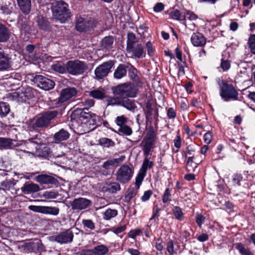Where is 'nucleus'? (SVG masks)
Segmentation results:
<instances>
[{
	"instance_id": "3",
	"label": "nucleus",
	"mask_w": 255,
	"mask_h": 255,
	"mask_svg": "<svg viewBox=\"0 0 255 255\" xmlns=\"http://www.w3.org/2000/svg\"><path fill=\"white\" fill-rule=\"evenodd\" d=\"M58 112L48 111L37 116L33 120V126L37 128H46L50 124L51 121L55 118Z\"/></svg>"
},
{
	"instance_id": "42",
	"label": "nucleus",
	"mask_w": 255,
	"mask_h": 255,
	"mask_svg": "<svg viewBox=\"0 0 255 255\" xmlns=\"http://www.w3.org/2000/svg\"><path fill=\"white\" fill-rule=\"evenodd\" d=\"M118 214V211L115 209H108L104 214L103 218L106 220H109L116 217Z\"/></svg>"
},
{
	"instance_id": "2",
	"label": "nucleus",
	"mask_w": 255,
	"mask_h": 255,
	"mask_svg": "<svg viewBox=\"0 0 255 255\" xmlns=\"http://www.w3.org/2000/svg\"><path fill=\"white\" fill-rule=\"evenodd\" d=\"M112 91L115 96L134 98L136 96L137 89L131 84L125 83L113 87Z\"/></svg>"
},
{
	"instance_id": "57",
	"label": "nucleus",
	"mask_w": 255,
	"mask_h": 255,
	"mask_svg": "<svg viewBox=\"0 0 255 255\" xmlns=\"http://www.w3.org/2000/svg\"><path fill=\"white\" fill-rule=\"evenodd\" d=\"M171 197L170 190L169 188H167L163 194L162 197V201L164 203H167L170 200V197Z\"/></svg>"
},
{
	"instance_id": "21",
	"label": "nucleus",
	"mask_w": 255,
	"mask_h": 255,
	"mask_svg": "<svg viewBox=\"0 0 255 255\" xmlns=\"http://www.w3.org/2000/svg\"><path fill=\"white\" fill-rule=\"evenodd\" d=\"M34 90L30 87H27L21 92L17 93L18 100L25 102L27 100L32 99L34 96Z\"/></svg>"
},
{
	"instance_id": "14",
	"label": "nucleus",
	"mask_w": 255,
	"mask_h": 255,
	"mask_svg": "<svg viewBox=\"0 0 255 255\" xmlns=\"http://www.w3.org/2000/svg\"><path fill=\"white\" fill-rule=\"evenodd\" d=\"M91 200L85 198H78L75 199L70 202L73 210H82L87 208L91 206Z\"/></svg>"
},
{
	"instance_id": "60",
	"label": "nucleus",
	"mask_w": 255,
	"mask_h": 255,
	"mask_svg": "<svg viewBox=\"0 0 255 255\" xmlns=\"http://www.w3.org/2000/svg\"><path fill=\"white\" fill-rule=\"evenodd\" d=\"M167 115L169 119H174L176 117V113L173 108H169L167 110Z\"/></svg>"
},
{
	"instance_id": "45",
	"label": "nucleus",
	"mask_w": 255,
	"mask_h": 255,
	"mask_svg": "<svg viewBox=\"0 0 255 255\" xmlns=\"http://www.w3.org/2000/svg\"><path fill=\"white\" fill-rule=\"evenodd\" d=\"M193 156L188 157L187 164L186 169L188 171H194L195 169L197 167V164L193 162Z\"/></svg>"
},
{
	"instance_id": "41",
	"label": "nucleus",
	"mask_w": 255,
	"mask_h": 255,
	"mask_svg": "<svg viewBox=\"0 0 255 255\" xmlns=\"http://www.w3.org/2000/svg\"><path fill=\"white\" fill-rule=\"evenodd\" d=\"M83 227L90 231H93L96 228L95 223L91 219H83L82 221Z\"/></svg>"
},
{
	"instance_id": "31",
	"label": "nucleus",
	"mask_w": 255,
	"mask_h": 255,
	"mask_svg": "<svg viewBox=\"0 0 255 255\" xmlns=\"http://www.w3.org/2000/svg\"><path fill=\"white\" fill-rule=\"evenodd\" d=\"M10 37V32L8 28L0 23V42H6Z\"/></svg>"
},
{
	"instance_id": "27",
	"label": "nucleus",
	"mask_w": 255,
	"mask_h": 255,
	"mask_svg": "<svg viewBox=\"0 0 255 255\" xmlns=\"http://www.w3.org/2000/svg\"><path fill=\"white\" fill-rule=\"evenodd\" d=\"M21 189L23 193L28 194L38 191L40 190V188L36 184L26 183L24 184Z\"/></svg>"
},
{
	"instance_id": "52",
	"label": "nucleus",
	"mask_w": 255,
	"mask_h": 255,
	"mask_svg": "<svg viewBox=\"0 0 255 255\" xmlns=\"http://www.w3.org/2000/svg\"><path fill=\"white\" fill-rule=\"evenodd\" d=\"M153 165V163L152 161H150L147 158H145L144 159L142 166V169L141 170L146 172V170L147 168H152V166Z\"/></svg>"
},
{
	"instance_id": "6",
	"label": "nucleus",
	"mask_w": 255,
	"mask_h": 255,
	"mask_svg": "<svg viewBox=\"0 0 255 255\" xmlns=\"http://www.w3.org/2000/svg\"><path fill=\"white\" fill-rule=\"evenodd\" d=\"M133 170L128 165L123 164L116 173V180L122 184L128 182L132 178Z\"/></svg>"
},
{
	"instance_id": "37",
	"label": "nucleus",
	"mask_w": 255,
	"mask_h": 255,
	"mask_svg": "<svg viewBox=\"0 0 255 255\" xmlns=\"http://www.w3.org/2000/svg\"><path fill=\"white\" fill-rule=\"evenodd\" d=\"M10 112L9 105L5 102H0V117L6 116Z\"/></svg>"
},
{
	"instance_id": "38",
	"label": "nucleus",
	"mask_w": 255,
	"mask_h": 255,
	"mask_svg": "<svg viewBox=\"0 0 255 255\" xmlns=\"http://www.w3.org/2000/svg\"><path fill=\"white\" fill-rule=\"evenodd\" d=\"M236 248L242 255H253L250 250L246 248L244 245L242 243L237 244Z\"/></svg>"
},
{
	"instance_id": "32",
	"label": "nucleus",
	"mask_w": 255,
	"mask_h": 255,
	"mask_svg": "<svg viewBox=\"0 0 255 255\" xmlns=\"http://www.w3.org/2000/svg\"><path fill=\"white\" fill-rule=\"evenodd\" d=\"M69 132L64 129H60L59 131L55 133L54 138L57 142L65 140L69 137Z\"/></svg>"
},
{
	"instance_id": "25",
	"label": "nucleus",
	"mask_w": 255,
	"mask_h": 255,
	"mask_svg": "<svg viewBox=\"0 0 255 255\" xmlns=\"http://www.w3.org/2000/svg\"><path fill=\"white\" fill-rule=\"evenodd\" d=\"M125 155H122L118 158H114L108 160L104 162L102 167L106 169H109L111 167L118 166L120 163H122L125 159Z\"/></svg>"
},
{
	"instance_id": "19",
	"label": "nucleus",
	"mask_w": 255,
	"mask_h": 255,
	"mask_svg": "<svg viewBox=\"0 0 255 255\" xmlns=\"http://www.w3.org/2000/svg\"><path fill=\"white\" fill-rule=\"evenodd\" d=\"M121 189V186L118 182L106 183L102 188V191L105 193L115 194Z\"/></svg>"
},
{
	"instance_id": "1",
	"label": "nucleus",
	"mask_w": 255,
	"mask_h": 255,
	"mask_svg": "<svg viewBox=\"0 0 255 255\" xmlns=\"http://www.w3.org/2000/svg\"><path fill=\"white\" fill-rule=\"evenodd\" d=\"M51 10L54 18L60 23H65L71 17L68 4L63 1H56L52 3Z\"/></svg>"
},
{
	"instance_id": "24",
	"label": "nucleus",
	"mask_w": 255,
	"mask_h": 255,
	"mask_svg": "<svg viewBox=\"0 0 255 255\" xmlns=\"http://www.w3.org/2000/svg\"><path fill=\"white\" fill-rule=\"evenodd\" d=\"M10 59L8 55L0 51V71L6 70L10 68Z\"/></svg>"
},
{
	"instance_id": "5",
	"label": "nucleus",
	"mask_w": 255,
	"mask_h": 255,
	"mask_svg": "<svg viewBox=\"0 0 255 255\" xmlns=\"http://www.w3.org/2000/svg\"><path fill=\"white\" fill-rule=\"evenodd\" d=\"M220 90V96L225 101H228L230 99L238 100V93L235 88L224 82L219 84Z\"/></svg>"
},
{
	"instance_id": "34",
	"label": "nucleus",
	"mask_w": 255,
	"mask_h": 255,
	"mask_svg": "<svg viewBox=\"0 0 255 255\" xmlns=\"http://www.w3.org/2000/svg\"><path fill=\"white\" fill-rule=\"evenodd\" d=\"M98 144L104 148H110L115 145L114 141L107 137L100 138L98 140Z\"/></svg>"
},
{
	"instance_id": "30",
	"label": "nucleus",
	"mask_w": 255,
	"mask_h": 255,
	"mask_svg": "<svg viewBox=\"0 0 255 255\" xmlns=\"http://www.w3.org/2000/svg\"><path fill=\"white\" fill-rule=\"evenodd\" d=\"M114 38L113 36H106L104 37L101 42V45L102 49L109 50L113 47Z\"/></svg>"
},
{
	"instance_id": "8",
	"label": "nucleus",
	"mask_w": 255,
	"mask_h": 255,
	"mask_svg": "<svg viewBox=\"0 0 255 255\" xmlns=\"http://www.w3.org/2000/svg\"><path fill=\"white\" fill-rule=\"evenodd\" d=\"M127 54L130 58L138 59L144 57L146 55L145 51L142 44H135L126 47Z\"/></svg>"
},
{
	"instance_id": "53",
	"label": "nucleus",
	"mask_w": 255,
	"mask_h": 255,
	"mask_svg": "<svg viewBox=\"0 0 255 255\" xmlns=\"http://www.w3.org/2000/svg\"><path fill=\"white\" fill-rule=\"evenodd\" d=\"M173 212L175 218L179 220L183 219V213L181 209L178 207H175L173 209Z\"/></svg>"
},
{
	"instance_id": "16",
	"label": "nucleus",
	"mask_w": 255,
	"mask_h": 255,
	"mask_svg": "<svg viewBox=\"0 0 255 255\" xmlns=\"http://www.w3.org/2000/svg\"><path fill=\"white\" fill-rule=\"evenodd\" d=\"M77 90L75 88L69 87L63 89L61 91L60 96L58 99L59 103H62L75 96Z\"/></svg>"
},
{
	"instance_id": "44",
	"label": "nucleus",
	"mask_w": 255,
	"mask_h": 255,
	"mask_svg": "<svg viewBox=\"0 0 255 255\" xmlns=\"http://www.w3.org/2000/svg\"><path fill=\"white\" fill-rule=\"evenodd\" d=\"M136 42L137 39L135 34L132 32L128 33L127 41V47L135 44H136Z\"/></svg>"
},
{
	"instance_id": "35",
	"label": "nucleus",
	"mask_w": 255,
	"mask_h": 255,
	"mask_svg": "<svg viewBox=\"0 0 255 255\" xmlns=\"http://www.w3.org/2000/svg\"><path fill=\"white\" fill-rule=\"evenodd\" d=\"M34 46L32 44H29L26 47L28 56L31 61H35L38 58V56L34 52Z\"/></svg>"
},
{
	"instance_id": "64",
	"label": "nucleus",
	"mask_w": 255,
	"mask_h": 255,
	"mask_svg": "<svg viewBox=\"0 0 255 255\" xmlns=\"http://www.w3.org/2000/svg\"><path fill=\"white\" fill-rule=\"evenodd\" d=\"M154 11L157 12L161 11L164 9V5L161 2L157 3L153 8Z\"/></svg>"
},
{
	"instance_id": "17",
	"label": "nucleus",
	"mask_w": 255,
	"mask_h": 255,
	"mask_svg": "<svg viewBox=\"0 0 255 255\" xmlns=\"http://www.w3.org/2000/svg\"><path fill=\"white\" fill-rule=\"evenodd\" d=\"M35 181L40 184H58V180L51 175L41 174L35 178Z\"/></svg>"
},
{
	"instance_id": "56",
	"label": "nucleus",
	"mask_w": 255,
	"mask_h": 255,
	"mask_svg": "<svg viewBox=\"0 0 255 255\" xmlns=\"http://www.w3.org/2000/svg\"><path fill=\"white\" fill-rule=\"evenodd\" d=\"M170 15L171 17L173 19L178 20H183V16H181L180 11L178 10H175L171 11L170 13Z\"/></svg>"
},
{
	"instance_id": "43",
	"label": "nucleus",
	"mask_w": 255,
	"mask_h": 255,
	"mask_svg": "<svg viewBox=\"0 0 255 255\" xmlns=\"http://www.w3.org/2000/svg\"><path fill=\"white\" fill-rule=\"evenodd\" d=\"M137 193V190L133 188H129L128 189L127 193L125 196V200L126 202H129L131 199L135 196Z\"/></svg>"
},
{
	"instance_id": "11",
	"label": "nucleus",
	"mask_w": 255,
	"mask_h": 255,
	"mask_svg": "<svg viewBox=\"0 0 255 255\" xmlns=\"http://www.w3.org/2000/svg\"><path fill=\"white\" fill-rule=\"evenodd\" d=\"M96 26V21L92 18L79 17L76 22V28L80 32L88 30Z\"/></svg>"
},
{
	"instance_id": "58",
	"label": "nucleus",
	"mask_w": 255,
	"mask_h": 255,
	"mask_svg": "<svg viewBox=\"0 0 255 255\" xmlns=\"http://www.w3.org/2000/svg\"><path fill=\"white\" fill-rule=\"evenodd\" d=\"M142 232V230L139 229L131 230L128 233L130 238L134 239L137 236H139Z\"/></svg>"
},
{
	"instance_id": "20",
	"label": "nucleus",
	"mask_w": 255,
	"mask_h": 255,
	"mask_svg": "<svg viewBox=\"0 0 255 255\" xmlns=\"http://www.w3.org/2000/svg\"><path fill=\"white\" fill-rule=\"evenodd\" d=\"M16 141L10 138L0 137V149H13L14 147L18 146V144L15 143Z\"/></svg>"
},
{
	"instance_id": "62",
	"label": "nucleus",
	"mask_w": 255,
	"mask_h": 255,
	"mask_svg": "<svg viewBox=\"0 0 255 255\" xmlns=\"http://www.w3.org/2000/svg\"><path fill=\"white\" fill-rule=\"evenodd\" d=\"M230 63L228 60H222L221 67L224 71H227L230 68Z\"/></svg>"
},
{
	"instance_id": "51",
	"label": "nucleus",
	"mask_w": 255,
	"mask_h": 255,
	"mask_svg": "<svg viewBox=\"0 0 255 255\" xmlns=\"http://www.w3.org/2000/svg\"><path fill=\"white\" fill-rule=\"evenodd\" d=\"M58 196V193L55 191H47L43 194V197L47 199H55Z\"/></svg>"
},
{
	"instance_id": "29",
	"label": "nucleus",
	"mask_w": 255,
	"mask_h": 255,
	"mask_svg": "<svg viewBox=\"0 0 255 255\" xmlns=\"http://www.w3.org/2000/svg\"><path fill=\"white\" fill-rule=\"evenodd\" d=\"M36 22L40 29L43 30H49L50 29V23L48 20L42 15H38Z\"/></svg>"
},
{
	"instance_id": "23",
	"label": "nucleus",
	"mask_w": 255,
	"mask_h": 255,
	"mask_svg": "<svg viewBox=\"0 0 255 255\" xmlns=\"http://www.w3.org/2000/svg\"><path fill=\"white\" fill-rule=\"evenodd\" d=\"M17 5L24 14H28L31 8V0H16Z\"/></svg>"
},
{
	"instance_id": "7",
	"label": "nucleus",
	"mask_w": 255,
	"mask_h": 255,
	"mask_svg": "<svg viewBox=\"0 0 255 255\" xmlns=\"http://www.w3.org/2000/svg\"><path fill=\"white\" fill-rule=\"evenodd\" d=\"M114 62L109 60L100 65L95 70V78L97 79H102L106 77L114 65Z\"/></svg>"
},
{
	"instance_id": "36",
	"label": "nucleus",
	"mask_w": 255,
	"mask_h": 255,
	"mask_svg": "<svg viewBox=\"0 0 255 255\" xmlns=\"http://www.w3.org/2000/svg\"><path fill=\"white\" fill-rule=\"evenodd\" d=\"M89 95L96 99H103L106 97L104 90H94L90 92Z\"/></svg>"
},
{
	"instance_id": "22",
	"label": "nucleus",
	"mask_w": 255,
	"mask_h": 255,
	"mask_svg": "<svg viewBox=\"0 0 255 255\" xmlns=\"http://www.w3.org/2000/svg\"><path fill=\"white\" fill-rule=\"evenodd\" d=\"M191 41L194 46H203L206 43V39L200 33H194L191 37Z\"/></svg>"
},
{
	"instance_id": "26",
	"label": "nucleus",
	"mask_w": 255,
	"mask_h": 255,
	"mask_svg": "<svg viewBox=\"0 0 255 255\" xmlns=\"http://www.w3.org/2000/svg\"><path fill=\"white\" fill-rule=\"evenodd\" d=\"M120 106L132 112L136 108L134 101L130 100L127 97H122Z\"/></svg>"
},
{
	"instance_id": "10",
	"label": "nucleus",
	"mask_w": 255,
	"mask_h": 255,
	"mask_svg": "<svg viewBox=\"0 0 255 255\" xmlns=\"http://www.w3.org/2000/svg\"><path fill=\"white\" fill-rule=\"evenodd\" d=\"M28 209L33 212L44 214L57 216L59 213V209L56 207L30 205Z\"/></svg>"
},
{
	"instance_id": "28",
	"label": "nucleus",
	"mask_w": 255,
	"mask_h": 255,
	"mask_svg": "<svg viewBox=\"0 0 255 255\" xmlns=\"http://www.w3.org/2000/svg\"><path fill=\"white\" fill-rule=\"evenodd\" d=\"M128 66L126 65L121 64L115 70L114 73V77L115 79H120L127 75V68Z\"/></svg>"
},
{
	"instance_id": "59",
	"label": "nucleus",
	"mask_w": 255,
	"mask_h": 255,
	"mask_svg": "<svg viewBox=\"0 0 255 255\" xmlns=\"http://www.w3.org/2000/svg\"><path fill=\"white\" fill-rule=\"evenodd\" d=\"M152 194V191L147 190L144 192L143 195L141 197V200L143 202L146 201L149 199Z\"/></svg>"
},
{
	"instance_id": "4",
	"label": "nucleus",
	"mask_w": 255,
	"mask_h": 255,
	"mask_svg": "<svg viewBox=\"0 0 255 255\" xmlns=\"http://www.w3.org/2000/svg\"><path fill=\"white\" fill-rule=\"evenodd\" d=\"M66 66L67 72L74 76L83 74L88 69L87 64L79 60L69 61Z\"/></svg>"
},
{
	"instance_id": "33",
	"label": "nucleus",
	"mask_w": 255,
	"mask_h": 255,
	"mask_svg": "<svg viewBox=\"0 0 255 255\" xmlns=\"http://www.w3.org/2000/svg\"><path fill=\"white\" fill-rule=\"evenodd\" d=\"M122 99V97L119 96H115L113 97H109L107 100V106H120L121 101Z\"/></svg>"
},
{
	"instance_id": "49",
	"label": "nucleus",
	"mask_w": 255,
	"mask_h": 255,
	"mask_svg": "<svg viewBox=\"0 0 255 255\" xmlns=\"http://www.w3.org/2000/svg\"><path fill=\"white\" fill-rule=\"evenodd\" d=\"M187 18L190 20H195L198 18V16L193 12L190 10H186L183 16V19Z\"/></svg>"
},
{
	"instance_id": "47",
	"label": "nucleus",
	"mask_w": 255,
	"mask_h": 255,
	"mask_svg": "<svg viewBox=\"0 0 255 255\" xmlns=\"http://www.w3.org/2000/svg\"><path fill=\"white\" fill-rule=\"evenodd\" d=\"M248 44L251 52L255 54V34L250 35L249 38Z\"/></svg>"
},
{
	"instance_id": "12",
	"label": "nucleus",
	"mask_w": 255,
	"mask_h": 255,
	"mask_svg": "<svg viewBox=\"0 0 255 255\" xmlns=\"http://www.w3.org/2000/svg\"><path fill=\"white\" fill-rule=\"evenodd\" d=\"M34 81L38 87L44 90H50L55 86L53 81L40 75L35 76Z\"/></svg>"
},
{
	"instance_id": "15",
	"label": "nucleus",
	"mask_w": 255,
	"mask_h": 255,
	"mask_svg": "<svg viewBox=\"0 0 255 255\" xmlns=\"http://www.w3.org/2000/svg\"><path fill=\"white\" fill-rule=\"evenodd\" d=\"M73 236L72 232L70 230H67L56 235L54 238L55 241L62 244L71 243L73 240Z\"/></svg>"
},
{
	"instance_id": "18",
	"label": "nucleus",
	"mask_w": 255,
	"mask_h": 255,
	"mask_svg": "<svg viewBox=\"0 0 255 255\" xmlns=\"http://www.w3.org/2000/svg\"><path fill=\"white\" fill-rule=\"evenodd\" d=\"M41 245V242L39 240L36 242H24L19 246V248L24 252L30 253L36 249H39V246Z\"/></svg>"
},
{
	"instance_id": "55",
	"label": "nucleus",
	"mask_w": 255,
	"mask_h": 255,
	"mask_svg": "<svg viewBox=\"0 0 255 255\" xmlns=\"http://www.w3.org/2000/svg\"><path fill=\"white\" fill-rule=\"evenodd\" d=\"M127 119L124 116H118L116 120V123L120 127L125 125V124L127 122Z\"/></svg>"
},
{
	"instance_id": "54",
	"label": "nucleus",
	"mask_w": 255,
	"mask_h": 255,
	"mask_svg": "<svg viewBox=\"0 0 255 255\" xmlns=\"http://www.w3.org/2000/svg\"><path fill=\"white\" fill-rule=\"evenodd\" d=\"M243 179V176L241 174H235L233 176L232 183L234 186H240V182Z\"/></svg>"
},
{
	"instance_id": "39",
	"label": "nucleus",
	"mask_w": 255,
	"mask_h": 255,
	"mask_svg": "<svg viewBox=\"0 0 255 255\" xmlns=\"http://www.w3.org/2000/svg\"><path fill=\"white\" fill-rule=\"evenodd\" d=\"M94 251L96 255H105L108 253L109 249L106 246L101 245L95 247Z\"/></svg>"
},
{
	"instance_id": "9",
	"label": "nucleus",
	"mask_w": 255,
	"mask_h": 255,
	"mask_svg": "<svg viewBox=\"0 0 255 255\" xmlns=\"http://www.w3.org/2000/svg\"><path fill=\"white\" fill-rule=\"evenodd\" d=\"M156 138V133L153 129H151L148 132L146 137L144 138L142 141L143 146V150L144 154L148 156L151 151V148L154 143Z\"/></svg>"
},
{
	"instance_id": "13",
	"label": "nucleus",
	"mask_w": 255,
	"mask_h": 255,
	"mask_svg": "<svg viewBox=\"0 0 255 255\" xmlns=\"http://www.w3.org/2000/svg\"><path fill=\"white\" fill-rule=\"evenodd\" d=\"M91 116V113L89 109L84 108L83 109H77L74 110L71 115L72 118H76L82 123L88 122Z\"/></svg>"
},
{
	"instance_id": "50",
	"label": "nucleus",
	"mask_w": 255,
	"mask_h": 255,
	"mask_svg": "<svg viewBox=\"0 0 255 255\" xmlns=\"http://www.w3.org/2000/svg\"><path fill=\"white\" fill-rule=\"evenodd\" d=\"M119 131L127 135H130L132 132L131 128L126 125L120 127Z\"/></svg>"
},
{
	"instance_id": "46",
	"label": "nucleus",
	"mask_w": 255,
	"mask_h": 255,
	"mask_svg": "<svg viewBox=\"0 0 255 255\" xmlns=\"http://www.w3.org/2000/svg\"><path fill=\"white\" fill-rule=\"evenodd\" d=\"M146 172L141 170V171L137 174L135 178V185L137 189H138L142 182L145 176Z\"/></svg>"
},
{
	"instance_id": "61",
	"label": "nucleus",
	"mask_w": 255,
	"mask_h": 255,
	"mask_svg": "<svg viewBox=\"0 0 255 255\" xmlns=\"http://www.w3.org/2000/svg\"><path fill=\"white\" fill-rule=\"evenodd\" d=\"M98 120H99V117L96 114L91 113V116L88 121L90 124L96 125Z\"/></svg>"
},
{
	"instance_id": "48",
	"label": "nucleus",
	"mask_w": 255,
	"mask_h": 255,
	"mask_svg": "<svg viewBox=\"0 0 255 255\" xmlns=\"http://www.w3.org/2000/svg\"><path fill=\"white\" fill-rule=\"evenodd\" d=\"M44 137L42 136L41 133H38L35 135L34 137L29 139V140L32 143H34L37 144H41L44 141Z\"/></svg>"
},
{
	"instance_id": "63",
	"label": "nucleus",
	"mask_w": 255,
	"mask_h": 255,
	"mask_svg": "<svg viewBox=\"0 0 255 255\" xmlns=\"http://www.w3.org/2000/svg\"><path fill=\"white\" fill-rule=\"evenodd\" d=\"M204 139L207 144H209L212 139V133L210 132H206L204 135Z\"/></svg>"
},
{
	"instance_id": "40",
	"label": "nucleus",
	"mask_w": 255,
	"mask_h": 255,
	"mask_svg": "<svg viewBox=\"0 0 255 255\" xmlns=\"http://www.w3.org/2000/svg\"><path fill=\"white\" fill-rule=\"evenodd\" d=\"M52 68L53 70L60 73H65L67 72V66L64 65L60 62H58L52 66Z\"/></svg>"
}]
</instances>
